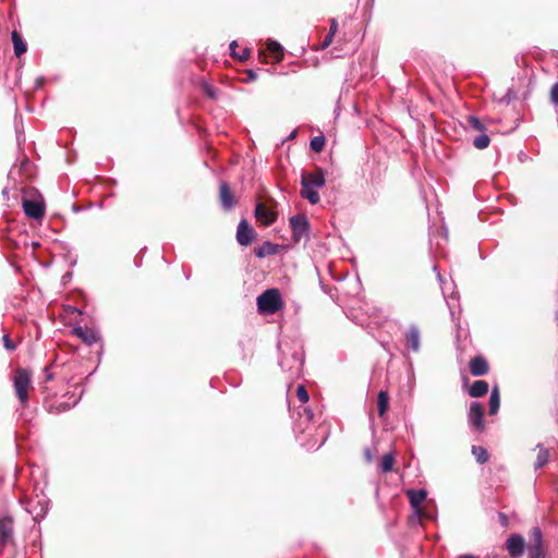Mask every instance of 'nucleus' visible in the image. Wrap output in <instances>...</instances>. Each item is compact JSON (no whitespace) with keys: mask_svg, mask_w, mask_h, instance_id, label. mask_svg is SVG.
Listing matches in <instances>:
<instances>
[{"mask_svg":"<svg viewBox=\"0 0 558 558\" xmlns=\"http://www.w3.org/2000/svg\"><path fill=\"white\" fill-rule=\"evenodd\" d=\"M326 183L325 173L322 169H316L313 172H303L301 177V196L307 199L312 205L319 203L318 190Z\"/></svg>","mask_w":558,"mask_h":558,"instance_id":"obj_1","label":"nucleus"},{"mask_svg":"<svg viewBox=\"0 0 558 558\" xmlns=\"http://www.w3.org/2000/svg\"><path fill=\"white\" fill-rule=\"evenodd\" d=\"M257 307L262 314H275L282 307V299L278 289H268L257 298Z\"/></svg>","mask_w":558,"mask_h":558,"instance_id":"obj_2","label":"nucleus"},{"mask_svg":"<svg viewBox=\"0 0 558 558\" xmlns=\"http://www.w3.org/2000/svg\"><path fill=\"white\" fill-rule=\"evenodd\" d=\"M32 384V374L25 368H19L13 378L15 395L23 407L28 402V389Z\"/></svg>","mask_w":558,"mask_h":558,"instance_id":"obj_3","label":"nucleus"},{"mask_svg":"<svg viewBox=\"0 0 558 558\" xmlns=\"http://www.w3.org/2000/svg\"><path fill=\"white\" fill-rule=\"evenodd\" d=\"M292 239L295 243L308 240L310 222L305 215H294L289 219Z\"/></svg>","mask_w":558,"mask_h":558,"instance_id":"obj_4","label":"nucleus"},{"mask_svg":"<svg viewBox=\"0 0 558 558\" xmlns=\"http://www.w3.org/2000/svg\"><path fill=\"white\" fill-rule=\"evenodd\" d=\"M303 363V354L294 351L290 356H282L279 365L284 372L290 373L291 377H296L302 372Z\"/></svg>","mask_w":558,"mask_h":558,"instance_id":"obj_5","label":"nucleus"},{"mask_svg":"<svg viewBox=\"0 0 558 558\" xmlns=\"http://www.w3.org/2000/svg\"><path fill=\"white\" fill-rule=\"evenodd\" d=\"M48 499L45 496H36L27 501L26 510L33 515L34 520L43 519L48 511Z\"/></svg>","mask_w":558,"mask_h":558,"instance_id":"obj_6","label":"nucleus"},{"mask_svg":"<svg viewBox=\"0 0 558 558\" xmlns=\"http://www.w3.org/2000/svg\"><path fill=\"white\" fill-rule=\"evenodd\" d=\"M469 423L476 429H484V408L480 402H472L468 414Z\"/></svg>","mask_w":558,"mask_h":558,"instance_id":"obj_7","label":"nucleus"},{"mask_svg":"<svg viewBox=\"0 0 558 558\" xmlns=\"http://www.w3.org/2000/svg\"><path fill=\"white\" fill-rule=\"evenodd\" d=\"M506 548L510 557H521L525 548V541L523 536L520 534H511L506 542Z\"/></svg>","mask_w":558,"mask_h":558,"instance_id":"obj_8","label":"nucleus"},{"mask_svg":"<svg viewBox=\"0 0 558 558\" xmlns=\"http://www.w3.org/2000/svg\"><path fill=\"white\" fill-rule=\"evenodd\" d=\"M407 495L410 499L411 507L414 510L415 515L421 519L425 517L421 504L426 499L427 493L424 489H409Z\"/></svg>","mask_w":558,"mask_h":558,"instance_id":"obj_9","label":"nucleus"},{"mask_svg":"<svg viewBox=\"0 0 558 558\" xmlns=\"http://www.w3.org/2000/svg\"><path fill=\"white\" fill-rule=\"evenodd\" d=\"M404 341L408 350L416 353L421 349V331L416 325H411L404 332Z\"/></svg>","mask_w":558,"mask_h":558,"instance_id":"obj_10","label":"nucleus"},{"mask_svg":"<svg viewBox=\"0 0 558 558\" xmlns=\"http://www.w3.org/2000/svg\"><path fill=\"white\" fill-rule=\"evenodd\" d=\"M254 236V229L247 223L245 219L241 220L236 230L238 242L243 246H247L253 242Z\"/></svg>","mask_w":558,"mask_h":558,"instance_id":"obj_11","label":"nucleus"},{"mask_svg":"<svg viewBox=\"0 0 558 558\" xmlns=\"http://www.w3.org/2000/svg\"><path fill=\"white\" fill-rule=\"evenodd\" d=\"M23 209L27 217L34 219H41L45 214V206L41 202L24 199Z\"/></svg>","mask_w":558,"mask_h":558,"instance_id":"obj_12","label":"nucleus"},{"mask_svg":"<svg viewBox=\"0 0 558 558\" xmlns=\"http://www.w3.org/2000/svg\"><path fill=\"white\" fill-rule=\"evenodd\" d=\"M0 541L3 546L13 541V520L9 517L0 518Z\"/></svg>","mask_w":558,"mask_h":558,"instance_id":"obj_13","label":"nucleus"},{"mask_svg":"<svg viewBox=\"0 0 558 558\" xmlns=\"http://www.w3.org/2000/svg\"><path fill=\"white\" fill-rule=\"evenodd\" d=\"M255 217L265 226L272 225L277 219L276 213L262 203H258L255 207Z\"/></svg>","mask_w":558,"mask_h":558,"instance_id":"obj_14","label":"nucleus"},{"mask_svg":"<svg viewBox=\"0 0 558 558\" xmlns=\"http://www.w3.org/2000/svg\"><path fill=\"white\" fill-rule=\"evenodd\" d=\"M75 336L82 339L87 344H94L99 340V335L95 329L84 328V327H75L73 329Z\"/></svg>","mask_w":558,"mask_h":558,"instance_id":"obj_15","label":"nucleus"},{"mask_svg":"<svg viewBox=\"0 0 558 558\" xmlns=\"http://www.w3.org/2000/svg\"><path fill=\"white\" fill-rule=\"evenodd\" d=\"M470 372L473 376H484L488 372L487 361L477 355L470 361Z\"/></svg>","mask_w":558,"mask_h":558,"instance_id":"obj_16","label":"nucleus"},{"mask_svg":"<svg viewBox=\"0 0 558 558\" xmlns=\"http://www.w3.org/2000/svg\"><path fill=\"white\" fill-rule=\"evenodd\" d=\"M220 201L225 209H231L234 206V197L226 182L220 184Z\"/></svg>","mask_w":558,"mask_h":558,"instance_id":"obj_17","label":"nucleus"},{"mask_svg":"<svg viewBox=\"0 0 558 558\" xmlns=\"http://www.w3.org/2000/svg\"><path fill=\"white\" fill-rule=\"evenodd\" d=\"M11 38H12V43H13L14 54L16 57H21L27 50V45H26L25 40L23 39L22 35L17 31L12 32Z\"/></svg>","mask_w":558,"mask_h":558,"instance_id":"obj_18","label":"nucleus"},{"mask_svg":"<svg viewBox=\"0 0 558 558\" xmlns=\"http://www.w3.org/2000/svg\"><path fill=\"white\" fill-rule=\"evenodd\" d=\"M488 384L485 380H476L469 389V395L473 398H480L488 392Z\"/></svg>","mask_w":558,"mask_h":558,"instance_id":"obj_19","label":"nucleus"},{"mask_svg":"<svg viewBox=\"0 0 558 558\" xmlns=\"http://www.w3.org/2000/svg\"><path fill=\"white\" fill-rule=\"evenodd\" d=\"M389 407V396L387 391L380 390L377 396V409H378V415L383 417Z\"/></svg>","mask_w":558,"mask_h":558,"instance_id":"obj_20","label":"nucleus"},{"mask_svg":"<svg viewBox=\"0 0 558 558\" xmlns=\"http://www.w3.org/2000/svg\"><path fill=\"white\" fill-rule=\"evenodd\" d=\"M277 253V246L270 242H264L260 246L255 248V255L258 258H264L268 255Z\"/></svg>","mask_w":558,"mask_h":558,"instance_id":"obj_21","label":"nucleus"},{"mask_svg":"<svg viewBox=\"0 0 558 558\" xmlns=\"http://www.w3.org/2000/svg\"><path fill=\"white\" fill-rule=\"evenodd\" d=\"M536 448L538 449V454L535 462V470H538L549 461V452L542 444H537Z\"/></svg>","mask_w":558,"mask_h":558,"instance_id":"obj_22","label":"nucleus"},{"mask_svg":"<svg viewBox=\"0 0 558 558\" xmlns=\"http://www.w3.org/2000/svg\"><path fill=\"white\" fill-rule=\"evenodd\" d=\"M500 407V397L498 387L495 386L489 396V414L494 415L498 412Z\"/></svg>","mask_w":558,"mask_h":558,"instance_id":"obj_23","label":"nucleus"},{"mask_svg":"<svg viewBox=\"0 0 558 558\" xmlns=\"http://www.w3.org/2000/svg\"><path fill=\"white\" fill-rule=\"evenodd\" d=\"M395 454L392 452H388L386 453L383 458H381V462H380V470L383 473H389L393 470V465H395Z\"/></svg>","mask_w":558,"mask_h":558,"instance_id":"obj_24","label":"nucleus"},{"mask_svg":"<svg viewBox=\"0 0 558 558\" xmlns=\"http://www.w3.org/2000/svg\"><path fill=\"white\" fill-rule=\"evenodd\" d=\"M266 46H267V49L269 50V52H271L274 54V57L277 59V61L282 60L283 48L278 41L269 39L267 41Z\"/></svg>","mask_w":558,"mask_h":558,"instance_id":"obj_25","label":"nucleus"},{"mask_svg":"<svg viewBox=\"0 0 558 558\" xmlns=\"http://www.w3.org/2000/svg\"><path fill=\"white\" fill-rule=\"evenodd\" d=\"M472 453L474 454L476 461L480 464H484L488 461V452L485 448L481 446H473L472 447Z\"/></svg>","mask_w":558,"mask_h":558,"instance_id":"obj_26","label":"nucleus"},{"mask_svg":"<svg viewBox=\"0 0 558 558\" xmlns=\"http://www.w3.org/2000/svg\"><path fill=\"white\" fill-rule=\"evenodd\" d=\"M529 545L543 546V534L539 527L532 529Z\"/></svg>","mask_w":558,"mask_h":558,"instance_id":"obj_27","label":"nucleus"},{"mask_svg":"<svg viewBox=\"0 0 558 558\" xmlns=\"http://www.w3.org/2000/svg\"><path fill=\"white\" fill-rule=\"evenodd\" d=\"M545 553L543 546L529 545L527 546V558H544Z\"/></svg>","mask_w":558,"mask_h":558,"instance_id":"obj_28","label":"nucleus"},{"mask_svg":"<svg viewBox=\"0 0 558 558\" xmlns=\"http://www.w3.org/2000/svg\"><path fill=\"white\" fill-rule=\"evenodd\" d=\"M238 47V43L235 40L231 41L229 45L230 53L232 57L238 58L239 60H246L250 57V50L245 48L242 54H238L235 48Z\"/></svg>","mask_w":558,"mask_h":558,"instance_id":"obj_29","label":"nucleus"},{"mask_svg":"<svg viewBox=\"0 0 558 558\" xmlns=\"http://www.w3.org/2000/svg\"><path fill=\"white\" fill-rule=\"evenodd\" d=\"M489 143H490L489 136L486 134H481V135L476 136L473 141V145L477 149H484V148L488 147Z\"/></svg>","mask_w":558,"mask_h":558,"instance_id":"obj_30","label":"nucleus"},{"mask_svg":"<svg viewBox=\"0 0 558 558\" xmlns=\"http://www.w3.org/2000/svg\"><path fill=\"white\" fill-rule=\"evenodd\" d=\"M325 143H326V140H325V136L324 135H319V136H315L314 138H312L311 141V148L315 151V153H320L325 146Z\"/></svg>","mask_w":558,"mask_h":558,"instance_id":"obj_31","label":"nucleus"},{"mask_svg":"<svg viewBox=\"0 0 558 558\" xmlns=\"http://www.w3.org/2000/svg\"><path fill=\"white\" fill-rule=\"evenodd\" d=\"M299 415H300V420L302 422H306V423L312 422L314 418V413H313L312 409H310L308 407H304L302 409V411L299 412Z\"/></svg>","mask_w":558,"mask_h":558,"instance_id":"obj_32","label":"nucleus"},{"mask_svg":"<svg viewBox=\"0 0 558 558\" xmlns=\"http://www.w3.org/2000/svg\"><path fill=\"white\" fill-rule=\"evenodd\" d=\"M296 396L302 403H306L310 399L307 390L303 385H300L296 389Z\"/></svg>","mask_w":558,"mask_h":558,"instance_id":"obj_33","label":"nucleus"},{"mask_svg":"<svg viewBox=\"0 0 558 558\" xmlns=\"http://www.w3.org/2000/svg\"><path fill=\"white\" fill-rule=\"evenodd\" d=\"M2 343L5 350L8 351H14L16 349V344L14 341L10 338L9 335H3L2 337Z\"/></svg>","mask_w":558,"mask_h":558,"instance_id":"obj_34","label":"nucleus"},{"mask_svg":"<svg viewBox=\"0 0 558 558\" xmlns=\"http://www.w3.org/2000/svg\"><path fill=\"white\" fill-rule=\"evenodd\" d=\"M550 101L558 105V83H555L550 89Z\"/></svg>","mask_w":558,"mask_h":558,"instance_id":"obj_35","label":"nucleus"},{"mask_svg":"<svg viewBox=\"0 0 558 558\" xmlns=\"http://www.w3.org/2000/svg\"><path fill=\"white\" fill-rule=\"evenodd\" d=\"M469 121L474 129L482 130L483 125L476 117H470Z\"/></svg>","mask_w":558,"mask_h":558,"instance_id":"obj_36","label":"nucleus"},{"mask_svg":"<svg viewBox=\"0 0 558 558\" xmlns=\"http://www.w3.org/2000/svg\"><path fill=\"white\" fill-rule=\"evenodd\" d=\"M337 31H338V23H337L336 19H331L329 34L335 35L337 33Z\"/></svg>","mask_w":558,"mask_h":558,"instance_id":"obj_37","label":"nucleus"},{"mask_svg":"<svg viewBox=\"0 0 558 558\" xmlns=\"http://www.w3.org/2000/svg\"><path fill=\"white\" fill-rule=\"evenodd\" d=\"M333 36L335 35L329 34V33L326 35V37H325V39L323 41V48H326V47H328L331 44Z\"/></svg>","mask_w":558,"mask_h":558,"instance_id":"obj_38","label":"nucleus"},{"mask_svg":"<svg viewBox=\"0 0 558 558\" xmlns=\"http://www.w3.org/2000/svg\"><path fill=\"white\" fill-rule=\"evenodd\" d=\"M364 457H365V460H366L367 462H372V461H373V459H374V456H373V453H372L371 449H368V448H366V449L364 450Z\"/></svg>","mask_w":558,"mask_h":558,"instance_id":"obj_39","label":"nucleus"},{"mask_svg":"<svg viewBox=\"0 0 558 558\" xmlns=\"http://www.w3.org/2000/svg\"><path fill=\"white\" fill-rule=\"evenodd\" d=\"M44 373H45V377H46V380H51L53 375L52 373L49 371V367H45L44 368Z\"/></svg>","mask_w":558,"mask_h":558,"instance_id":"obj_40","label":"nucleus"},{"mask_svg":"<svg viewBox=\"0 0 558 558\" xmlns=\"http://www.w3.org/2000/svg\"><path fill=\"white\" fill-rule=\"evenodd\" d=\"M247 74L251 81H255L257 78V74L252 70H250Z\"/></svg>","mask_w":558,"mask_h":558,"instance_id":"obj_41","label":"nucleus"},{"mask_svg":"<svg viewBox=\"0 0 558 558\" xmlns=\"http://www.w3.org/2000/svg\"><path fill=\"white\" fill-rule=\"evenodd\" d=\"M207 95H208L210 98H215V97H216L215 90H214L213 88H208V89H207Z\"/></svg>","mask_w":558,"mask_h":558,"instance_id":"obj_42","label":"nucleus"},{"mask_svg":"<svg viewBox=\"0 0 558 558\" xmlns=\"http://www.w3.org/2000/svg\"><path fill=\"white\" fill-rule=\"evenodd\" d=\"M458 558H477V557L474 555H461Z\"/></svg>","mask_w":558,"mask_h":558,"instance_id":"obj_43","label":"nucleus"}]
</instances>
